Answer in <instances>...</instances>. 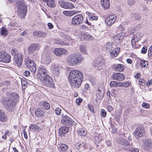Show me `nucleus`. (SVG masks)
I'll list each match as a JSON object with an SVG mask.
<instances>
[{"label": "nucleus", "mask_w": 152, "mask_h": 152, "mask_svg": "<svg viewBox=\"0 0 152 152\" xmlns=\"http://www.w3.org/2000/svg\"><path fill=\"white\" fill-rule=\"evenodd\" d=\"M51 61V59L50 56H46L43 57L42 59V63L45 64H50Z\"/></svg>", "instance_id": "nucleus-26"}, {"label": "nucleus", "mask_w": 152, "mask_h": 152, "mask_svg": "<svg viewBox=\"0 0 152 152\" xmlns=\"http://www.w3.org/2000/svg\"><path fill=\"white\" fill-rule=\"evenodd\" d=\"M101 59H99L95 60L93 63L94 66L96 68H99L101 66Z\"/></svg>", "instance_id": "nucleus-35"}, {"label": "nucleus", "mask_w": 152, "mask_h": 152, "mask_svg": "<svg viewBox=\"0 0 152 152\" xmlns=\"http://www.w3.org/2000/svg\"><path fill=\"white\" fill-rule=\"evenodd\" d=\"M29 128L30 129H32L35 131L37 132H38L39 131L41 130V128L40 127L34 124L31 125L29 126Z\"/></svg>", "instance_id": "nucleus-41"}, {"label": "nucleus", "mask_w": 152, "mask_h": 152, "mask_svg": "<svg viewBox=\"0 0 152 152\" xmlns=\"http://www.w3.org/2000/svg\"><path fill=\"white\" fill-rule=\"evenodd\" d=\"M148 53V56H151L152 55V45L149 48Z\"/></svg>", "instance_id": "nucleus-62"}, {"label": "nucleus", "mask_w": 152, "mask_h": 152, "mask_svg": "<svg viewBox=\"0 0 152 152\" xmlns=\"http://www.w3.org/2000/svg\"><path fill=\"white\" fill-rule=\"evenodd\" d=\"M151 141L148 139H145L143 140V146L145 150L150 151L152 147Z\"/></svg>", "instance_id": "nucleus-17"}, {"label": "nucleus", "mask_w": 152, "mask_h": 152, "mask_svg": "<svg viewBox=\"0 0 152 152\" xmlns=\"http://www.w3.org/2000/svg\"><path fill=\"white\" fill-rule=\"evenodd\" d=\"M17 4L18 7V15L21 18H24L26 13V4L23 0H18L17 1Z\"/></svg>", "instance_id": "nucleus-4"}, {"label": "nucleus", "mask_w": 152, "mask_h": 152, "mask_svg": "<svg viewBox=\"0 0 152 152\" xmlns=\"http://www.w3.org/2000/svg\"><path fill=\"white\" fill-rule=\"evenodd\" d=\"M77 132L78 135L81 136H84L87 134L86 131L84 128L79 129Z\"/></svg>", "instance_id": "nucleus-33"}, {"label": "nucleus", "mask_w": 152, "mask_h": 152, "mask_svg": "<svg viewBox=\"0 0 152 152\" xmlns=\"http://www.w3.org/2000/svg\"><path fill=\"white\" fill-rule=\"evenodd\" d=\"M48 75V73L46 69L42 67H39L37 70V79H41V77H44Z\"/></svg>", "instance_id": "nucleus-10"}, {"label": "nucleus", "mask_w": 152, "mask_h": 152, "mask_svg": "<svg viewBox=\"0 0 152 152\" xmlns=\"http://www.w3.org/2000/svg\"><path fill=\"white\" fill-rule=\"evenodd\" d=\"M83 75L79 71L72 70L69 72L68 79L71 86L73 88H78L83 80Z\"/></svg>", "instance_id": "nucleus-1"}, {"label": "nucleus", "mask_w": 152, "mask_h": 152, "mask_svg": "<svg viewBox=\"0 0 152 152\" xmlns=\"http://www.w3.org/2000/svg\"><path fill=\"white\" fill-rule=\"evenodd\" d=\"M125 78V76L120 73H114L112 75V79L119 81L123 80Z\"/></svg>", "instance_id": "nucleus-16"}, {"label": "nucleus", "mask_w": 152, "mask_h": 152, "mask_svg": "<svg viewBox=\"0 0 152 152\" xmlns=\"http://www.w3.org/2000/svg\"><path fill=\"white\" fill-rule=\"evenodd\" d=\"M124 33H120L116 34L114 37V41L117 43H119L124 39Z\"/></svg>", "instance_id": "nucleus-19"}, {"label": "nucleus", "mask_w": 152, "mask_h": 152, "mask_svg": "<svg viewBox=\"0 0 152 152\" xmlns=\"http://www.w3.org/2000/svg\"><path fill=\"white\" fill-rule=\"evenodd\" d=\"M54 53L56 56H60L64 54H67L68 52L66 49L64 48H56L54 50Z\"/></svg>", "instance_id": "nucleus-15"}, {"label": "nucleus", "mask_w": 152, "mask_h": 152, "mask_svg": "<svg viewBox=\"0 0 152 152\" xmlns=\"http://www.w3.org/2000/svg\"><path fill=\"white\" fill-rule=\"evenodd\" d=\"M62 115L63 116V114H62ZM61 122L62 124L65 125L71 126L75 124L73 120L67 115L63 116Z\"/></svg>", "instance_id": "nucleus-8"}, {"label": "nucleus", "mask_w": 152, "mask_h": 152, "mask_svg": "<svg viewBox=\"0 0 152 152\" xmlns=\"http://www.w3.org/2000/svg\"><path fill=\"white\" fill-rule=\"evenodd\" d=\"M39 107L42 109L48 110L50 107L49 104L46 102H41L39 103Z\"/></svg>", "instance_id": "nucleus-21"}, {"label": "nucleus", "mask_w": 152, "mask_h": 152, "mask_svg": "<svg viewBox=\"0 0 152 152\" xmlns=\"http://www.w3.org/2000/svg\"><path fill=\"white\" fill-rule=\"evenodd\" d=\"M26 64L28 68L30 67V66H33L35 65L34 62L31 60H27L26 61Z\"/></svg>", "instance_id": "nucleus-36"}, {"label": "nucleus", "mask_w": 152, "mask_h": 152, "mask_svg": "<svg viewBox=\"0 0 152 152\" xmlns=\"http://www.w3.org/2000/svg\"><path fill=\"white\" fill-rule=\"evenodd\" d=\"M122 86L124 87H128L130 85L129 83L128 82H122Z\"/></svg>", "instance_id": "nucleus-58"}, {"label": "nucleus", "mask_w": 152, "mask_h": 152, "mask_svg": "<svg viewBox=\"0 0 152 152\" xmlns=\"http://www.w3.org/2000/svg\"><path fill=\"white\" fill-rule=\"evenodd\" d=\"M80 52L86 54L87 53V50L86 46L84 45H80Z\"/></svg>", "instance_id": "nucleus-40"}, {"label": "nucleus", "mask_w": 152, "mask_h": 152, "mask_svg": "<svg viewBox=\"0 0 152 152\" xmlns=\"http://www.w3.org/2000/svg\"><path fill=\"white\" fill-rule=\"evenodd\" d=\"M118 142H119V144L122 145L127 146V145H129V142L125 139L120 138L118 140Z\"/></svg>", "instance_id": "nucleus-29"}, {"label": "nucleus", "mask_w": 152, "mask_h": 152, "mask_svg": "<svg viewBox=\"0 0 152 152\" xmlns=\"http://www.w3.org/2000/svg\"><path fill=\"white\" fill-rule=\"evenodd\" d=\"M82 101V99L81 98H78L76 99V102L77 105H79L80 104Z\"/></svg>", "instance_id": "nucleus-63"}, {"label": "nucleus", "mask_w": 152, "mask_h": 152, "mask_svg": "<svg viewBox=\"0 0 152 152\" xmlns=\"http://www.w3.org/2000/svg\"><path fill=\"white\" fill-rule=\"evenodd\" d=\"M138 81L139 85L142 86H144L145 85V81L143 79H139Z\"/></svg>", "instance_id": "nucleus-47"}, {"label": "nucleus", "mask_w": 152, "mask_h": 152, "mask_svg": "<svg viewBox=\"0 0 152 152\" xmlns=\"http://www.w3.org/2000/svg\"><path fill=\"white\" fill-rule=\"evenodd\" d=\"M17 53H19L17 49L13 48L12 50L11 54L12 55H14V57L15 56V55H17Z\"/></svg>", "instance_id": "nucleus-54"}, {"label": "nucleus", "mask_w": 152, "mask_h": 152, "mask_svg": "<svg viewBox=\"0 0 152 152\" xmlns=\"http://www.w3.org/2000/svg\"><path fill=\"white\" fill-rule=\"evenodd\" d=\"M55 43L56 44H60L63 45H66V44L64 42L62 41L60 39L56 40L55 41Z\"/></svg>", "instance_id": "nucleus-45"}, {"label": "nucleus", "mask_w": 152, "mask_h": 152, "mask_svg": "<svg viewBox=\"0 0 152 152\" xmlns=\"http://www.w3.org/2000/svg\"><path fill=\"white\" fill-rule=\"evenodd\" d=\"M80 12L78 10L68 11H65L63 12V14L66 16H72Z\"/></svg>", "instance_id": "nucleus-28"}, {"label": "nucleus", "mask_w": 152, "mask_h": 152, "mask_svg": "<svg viewBox=\"0 0 152 152\" xmlns=\"http://www.w3.org/2000/svg\"><path fill=\"white\" fill-rule=\"evenodd\" d=\"M23 55L21 53H17L14 57L15 61L17 65L20 66L22 64L23 59Z\"/></svg>", "instance_id": "nucleus-14"}, {"label": "nucleus", "mask_w": 152, "mask_h": 152, "mask_svg": "<svg viewBox=\"0 0 152 152\" xmlns=\"http://www.w3.org/2000/svg\"><path fill=\"white\" fill-rule=\"evenodd\" d=\"M35 115L38 117H41L43 115V112L40 109H37L35 111Z\"/></svg>", "instance_id": "nucleus-39"}, {"label": "nucleus", "mask_w": 152, "mask_h": 152, "mask_svg": "<svg viewBox=\"0 0 152 152\" xmlns=\"http://www.w3.org/2000/svg\"><path fill=\"white\" fill-rule=\"evenodd\" d=\"M9 133V130L7 131L5 133L4 135L2 136V138L4 140L7 139V135H8Z\"/></svg>", "instance_id": "nucleus-60"}, {"label": "nucleus", "mask_w": 152, "mask_h": 152, "mask_svg": "<svg viewBox=\"0 0 152 152\" xmlns=\"http://www.w3.org/2000/svg\"><path fill=\"white\" fill-rule=\"evenodd\" d=\"M88 107L89 110L92 112H94V108L93 106H92L91 104H89L88 105Z\"/></svg>", "instance_id": "nucleus-61"}, {"label": "nucleus", "mask_w": 152, "mask_h": 152, "mask_svg": "<svg viewBox=\"0 0 152 152\" xmlns=\"http://www.w3.org/2000/svg\"><path fill=\"white\" fill-rule=\"evenodd\" d=\"M8 31L4 27L1 28L0 29L1 35L4 37H6L8 34Z\"/></svg>", "instance_id": "nucleus-38"}, {"label": "nucleus", "mask_w": 152, "mask_h": 152, "mask_svg": "<svg viewBox=\"0 0 152 152\" xmlns=\"http://www.w3.org/2000/svg\"><path fill=\"white\" fill-rule=\"evenodd\" d=\"M96 96L97 98L98 99H101L103 98V94L102 93L101 90L99 88L96 90Z\"/></svg>", "instance_id": "nucleus-31"}, {"label": "nucleus", "mask_w": 152, "mask_h": 152, "mask_svg": "<svg viewBox=\"0 0 152 152\" xmlns=\"http://www.w3.org/2000/svg\"><path fill=\"white\" fill-rule=\"evenodd\" d=\"M124 65L121 64H117L113 66L114 69L116 71L121 72L124 69Z\"/></svg>", "instance_id": "nucleus-22"}, {"label": "nucleus", "mask_w": 152, "mask_h": 152, "mask_svg": "<svg viewBox=\"0 0 152 152\" xmlns=\"http://www.w3.org/2000/svg\"><path fill=\"white\" fill-rule=\"evenodd\" d=\"M10 84V82L9 81H4L2 83H0V86H1V85L2 86V87H3L5 85L8 86Z\"/></svg>", "instance_id": "nucleus-55"}, {"label": "nucleus", "mask_w": 152, "mask_h": 152, "mask_svg": "<svg viewBox=\"0 0 152 152\" xmlns=\"http://www.w3.org/2000/svg\"><path fill=\"white\" fill-rule=\"evenodd\" d=\"M86 14L88 16V17L89 20H97L98 17L94 15L93 14L88 12H87Z\"/></svg>", "instance_id": "nucleus-37"}, {"label": "nucleus", "mask_w": 152, "mask_h": 152, "mask_svg": "<svg viewBox=\"0 0 152 152\" xmlns=\"http://www.w3.org/2000/svg\"><path fill=\"white\" fill-rule=\"evenodd\" d=\"M132 17L134 18L136 20H139L141 18L140 15L138 14H133Z\"/></svg>", "instance_id": "nucleus-52"}, {"label": "nucleus", "mask_w": 152, "mask_h": 152, "mask_svg": "<svg viewBox=\"0 0 152 152\" xmlns=\"http://www.w3.org/2000/svg\"><path fill=\"white\" fill-rule=\"evenodd\" d=\"M33 34L34 36L38 37H45L46 36L45 33L41 31H34Z\"/></svg>", "instance_id": "nucleus-25"}, {"label": "nucleus", "mask_w": 152, "mask_h": 152, "mask_svg": "<svg viewBox=\"0 0 152 152\" xmlns=\"http://www.w3.org/2000/svg\"><path fill=\"white\" fill-rule=\"evenodd\" d=\"M142 107L145 108H148L150 107L148 103L143 102L142 104Z\"/></svg>", "instance_id": "nucleus-64"}, {"label": "nucleus", "mask_w": 152, "mask_h": 152, "mask_svg": "<svg viewBox=\"0 0 152 152\" xmlns=\"http://www.w3.org/2000/svg\"><path fill=\"white\" fill-rule=\"evenodd\" d=\"M39 48V45L37 44L33 43L31 44L28 47V51L29 54L34 53L38 51Z\"/></svg>", "instance_id": "nucleus-12"}, {"label": "nucleus", "mask_w": 152, "mask_h": 152, "mask_svg": "<svg viewBox=\"0 0 152 152\" xmlns=\"http://www.w3.org/2000/svg\"><path fill=\"white\" fill-rule=\"evenodd\" d=\"M142 37V34L140 32H137L134 34L131 41L133 47L134 48H137L139 47V45L137 44V42L141 39Z\"/></svg>", "instance_id": "nucleus-5"}, {"label": "nucleus", "mask_w": 152, "mask_h": 152, "mask_svg": "<svg viewBox=\"0 0 152 152\" xmlns=\"http://www.w3.org/2000/svg\"><path fill=\"white\" fill-rule=\"evenodd\" d=\"M86 145V144L85 142H78L76 145V147L77 149L82 151L85 148Z\"/></svg>", "instance_id": "nucleus-23"}, {"label": "nucleus", "mask_w": 152, "mask_h": 152, "mask_svg": "<svg viewBox=\"0 0 152 152\" xmlns=\"http://www.w3.org/2000/svg\"><path fill=\"white\" fill-rule=\"evenodd\" d=\"M116 16L115 15H112L107 17L105 19L106 24L108 26H111L115 22Z\"/></svg>", "instance_id": "nucleus-13"}, {"label": "nucleus", "mask_w": 152, "mask_h": 152, "mask_svg": "<svg viewBox=\"0 0 152 152\" xmlns=\"http://www.w3.org/2000/svg\"><path fill=\"white\" fill-rule=\"evenodd\" d=\"M120 48L117 47L114 49L110 53V56L112 58H114L117 57L119 54Z\"/></svg>", "instance_id": "nucleus-20"}, {"label": "nucleus", "mask_w": 152, "mask_h": 152, "mask_svg": "<svg viewBox=\"0 0 152 152\" xmlns=\"http://www.w3.org/2000/svg\"><path fill=\"white\" fill-rule=\"evenodd\" d=\"M117 82L115 81H112L110 83V85L111 87H116V84Z\"/></svg>", "instance_id": "nucleus-59"}, {"label": "nucleus", "mask_w": 152, "mask_h": 152, "mask_svg": "<svg viewBox=\"0 0 152 152\" xmlns=\"http://www.w3.org/2000/svg\"><path fill=\"white\" fill-rule=\"evenodd\" d=\"M45 2H46L47 5L51 7H54L55 6V3L54 1V0H42Z\"/></svg>", "instance_id": "nucleus-34"}, {"label": "nucleus", "mask_w": 152, "mask_h": 152, "mask_svg": "<svg viewBox=\"0 0 152 152\" xmlns=\"http://www.w3.org/2000/svg\"><path fill=\"white\" fill-rule=\"evenodd\" d=\"M101 3L104 9H107L110 7L109 0H101Z\"/></svg>", "instance_id": "nucleus-27"}, {"label": "nucleus", "mask_w": 152, "mask_h": 152, "mask_svg": "<svg viewBox=\"0 0 152 152\" xmlns=\"http://www.w3.org/2000/svg\"><path fill=\"white\" fill-rule=\"evenodd\" d=\"M61 111V108L60 107L56 108L55 110L56 114L58 115L60 114Z\"/></svg>", "instance_id": "nucleus-56"}, {"label": "nucleus", "mask_w": 152, "mask_h": 152, "mask_svg": "<svg viewBox=\"0 0 152 152\" xmlns=\"http://www.w3.org/2000/svg\"><path fill=\"white\" fill-rule=\"evenodd\" d=\"M124 150L126 151H131L132 152H139V150L138 149L136 148H134L133 150H132L131 148L128 147L123 148Z\"/></svg>", "instance_id": "nucleus-44"}, {"label": "nucleus", "mask_w": 152, "mask_h": 152, "mask_svg": "<svg viewBox=\"0 0 152 152\" xmlns=\"http://www.w3.org/2000/svg\"><path fill=\"white\" fill-rule=\"evenodd\" d=\"M68 148V146L64 144H62L60 146V149L63 152H65Z\"/></svg>", "instance_id": "nucleus-43"}, {"label": "nucleus", "mask_w": 152, "mask_h": 152, "mask_svg": "<svg viewBox=\"0 0 152 152\" xmlns=\"http://www.w3.org/2000/svg\"><path fill=\"white\" fill-rule=\"evenodd\" d=\"M140 66L143 68L147 67L148 66V63L147 61L145 60H142L140 61Z\"/></svg>", "instance_id": "nucleus-42"}, {"label": "nucleus", "mask_w": 152, "mask_h": 152, "mask_svg": "<svg viewBox=\"0 0 152 152\" xmlns=\"http://www.w3.org/2000/svg\"><path fill=\"white\" fill-rule=\"evenodd\" d=\"M101 116L103 118L106 117L107 115V112L106 110L104 109H102L101 110Z\"/></svg>", "instance_id": "nucleus-50"}, {"label": "nucleus", "mask_w": 152, "mask_h": 152, "mask_svg": "<svg viewBox=\"0 0 152 152\" xmlns=\"http://www.w3.org/2000/svg\"><path fill=\"white\" fill-rule=\"evenodd\" d=\"M144 133L145 130L144 128L142 127H138L136 128L133 134L136 139H139L142 137L144 135Z\"/></svg>", "instance_id": "nucleus-9"}, {"label": "nucleus", "mask_w": 152, "mask_h": 152, "mask_svg": "<svg viewBox=\"0 0 152 152\" xmlns=\"http://www.w3.org/2000/svg\"><path fill=\"white\" fill-rule=\"evenodd\" d=\"M74 7V4L71 3H66V9H71Z\"/></svg>", "instance_id": "nucleus-53"}, {"label": "nucleus", "mask_w": 152, "mask_h": 152, "mask_svg": "<svg viewBox=\"0 0 152 152\" xmlns=\"http://www.w3.org/2000/svg\"><path fill=\"white\" fill-rule=\"evenodd\" d=\"M69 129L68 126H65L60 128L59 129V133L61 136L63 135L64 134L67 133Z\"/></svg>", "instance_id": "nucleus-24"}, {"label": "nucleus", "mask_w": 152, "mask_h": 152, "mask_svg": "<svg viewBox=\"0 0 152 152\" xmlns=\"http://www.w3.org/2000/svg\"><path fill=\"white\" fill-rule=\"evenodd\" d=\"M135 3V0H128L127 1V4L129 6H132Z\"/></svg>", "instance_id": "nucleus-57"}, {"label": "nucleus", "mask_w": 152, "mask_h": 152, "mask_svg": "<svg viewBox=\"0 0 152 152\" xmlns=\"http://www.w3.org/2000/svg\"><path fill=\"white\" fill-rule=\"evenodd\" d=\"M28 69L33 73H35L37 70L36 65L35 64V65L32 66H30V68H28Z\"/></svg>", "instance_id": "nucleus-49"}, {"label": "nucleus", "mask_w": 152, "mask_h": 152, "mask_svg": "<svg viewBox=\"0 0 152 152\" xmlns=\"http://www.w3.org/2000/svg\"><path fill=\"white\" fill-rule=\"evenodd\" d=\"M60 66L58 64H53L50 67V71L52 74L54 76H58L60 73Z\"/></svg>", "instance_id": "nucleus-11"}, {"label": "nucleus", "mask_w": 152, "mask_h": 152, "mask_svg": "<svg viewBox=\"0 0 152 152\" xmlns=\"http://www.w3.org/2000/svg\"><path fill=\"white\" fill-rule=\"evenodd\" d=\"M7 117L3 111L0 110V121L4 122L6 120Z\"/></svg>", "instance_id": "nucleus-32"}, {"label": "nucleus", "mask_w": 152, "mask_h": 152, "mask_svg": "<svg viewBox=\"0 0 152 152\" xmlns=\"http://www.w3.org/2000/svg\"><path fill=\"white\" fill-rule=\"evenodd\" d=\"M40 80L48 87L51 88L54 87V84L52 78L48 75L42 78L41 77Z\"/></svg>", "instance_id": "nucleus-6"}, {"label": "nucleus", "mask_w": 152, "mask_h": 152, "mask_svg": "<svg viewBox=\"0 0 152 152\" xmlns=\"http://www.w3.org/2000/svg\"><path fill=\"white\" fill-rule=\"evenodd\" d=\"M59 3L61 7L66 9V3L63 2L61 0L59 1Z\"/></svg>", "instance_id": "nucleus-48"}, {"label": "nucleus", "mask_w": 152, "mask_h": 152, "mask_svg": "<svg viewBox=\"0 0 152 152\" xmlns=\"http://www.w3.org/2000/svg\"><path fill=\"white\" fill-rule=\"evenodd\" d=\"M113 48L112 44L111 43L109 42H108L107 44L106 48L107 50L108 51H111L112 49Z\"/></svg>", "instance_id": "nucleus-46"}, {"label": "nucleus", "mask_w": 152, "mask_h": 152, "mask_svg": "<svg viewBox=\"0 0 152 152\" xmlns=\"http://www.w3.org/2000/svg\"><path fill=\"white\" fill-rule=\"evenodd\" d=\"M82 56L77 53L71 54L68 56L66 61L68 64L70 65L74 66L81 63L83 61Z\"/></svg>", "instance_id": "nucleus-3"}, {"label": "nucleus", "mask_w": 152, "mask_h": 152, "mask_svg": "<svg viewBox=\"0 0 152 152\" xmlns=\"http://www.w3.org/2000/svg\"><path fill=\"white\" fill-rule=\"evenodd\" d=\"M81 38H83L86 40H91L92 39V37L88 33H82L81 35Z\"/></svg>", "instance_id": "nucleus-30"}, {"label": "nucleus", "mask_w": 152, "mask_h": 152, "mask_svg": "<svg viewBox=\"0 0 152 152\" xmlns=\"http://www.w3.org/2000/svg\"><path fill=\"white\" fill-rule=\"evenodd\" d=\"M83 21V16L82 14H78L72 19L71 23L74 26H78Z\"/></svg>", "instance_id": "nucleus-7"}, {"label": "nucleus", "mask_w": 152, "mask_h": 152, "mask_svg": "<svg viewBox=\"0 0 152 152\" xmlns=\"http://www.w3.org/2000/svg\"><path fill=\"white\" fill-rule=\"evenodd\" d=\"M2 54H3V58H0V61L6 63L10 62L11 59V56L5 51H3V53H2Z\"/></svg>", "instance_id": "nucleus-18"}, {"label": "nucleus", "mask_w": 152, "mask_h": 152, "mask_svg": "<svg viewBox=\"0 0 152 152\" xmlns=\"http://www.w3.org/2000/svg\"><path fill=\"white\" fill-rule=\"evenodd\" d=\"M9 98H3L1 102L4 106L8 108H10L11 110L14 109V107L15 106L18 102L19 95L16 93H13L10 94Z\"/></svg>", "instance_id": "nucleus-2"}, {"label": "nucleus", "mask_w": 152, "mask_h": 152, "mask_svg": "<svg viewBox=\"0 0 152 152\" xmlns=\"http://www.w3.org/2000/svg\"><path fill=\"white\" fill-rule=\"evenodd\" d=\"M89 79H90V81L92 85L93 86H94V85H95L96 83V79L94 77H90Z\"/></svg>", "instance_id": "nucleus-51"}]
</instances>
